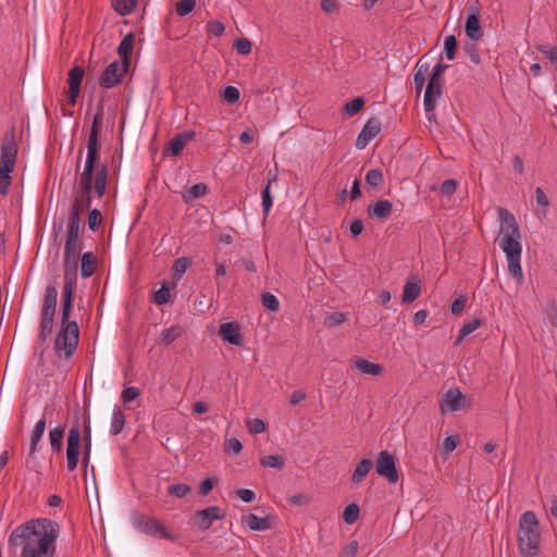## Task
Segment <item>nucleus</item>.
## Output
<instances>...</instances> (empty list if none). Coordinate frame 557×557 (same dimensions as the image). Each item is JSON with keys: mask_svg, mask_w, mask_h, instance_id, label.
Listing matches in <instances>:
<instances>
[{"mask_svg": "<svg viewBox=\"0 0 557 557\" xmlns=\"http://www.w3.org/2000/svg\"><path fill=\"white\" fill-rule=\"evenodd\" d=\"M60 525L49 518L30 519L15 527L8 539L11 549L21 557H54Z\"/></svg>", "mask_w": 557, "mask_h": 557, "instance_id": "1", "label": "nucleus"}, {"mask_svg": "<svg viewBox=\"0 0 557 557\" xmlns=\"http://www.w3.org/2000/svg\"><path fill=\"white\" fill-rule=\"evenodd\" d=\"M75 282H64L62 288V301L60 308L61 329L55 336L54 350L59 357L63 352L69 359L77 348L79 327L76 321H71V312L74 305Z\"/></svg>", "mask_w": 557, "mask_h": 557, "instance_id": "2", "label": "nucleus"}, {"mask_svg": "<svg viewBox=\"0 0 557 557\" xmlns=\"http://www.w3.org/2000/svg\"><path fill=\"white\" fill-rule=\"evenodd\" d=\"M99 141H87V156L84 170L79 176V187L83 195L86 196V207L91 205V191L95 189L96 195L100 198L106 194L109 169L107 164L98 166L96 173V164L99 161Z\"/></svg>", "mask_w": 557, "mask_h": 557, "instance_id": "3", "label": "nucleus"}, {"mask_svg": "<svg viewBox=\"0 0 557 557\" xmlns=\"http://www.w3.org/2000/svg\"><path fill=\"white\" fill-rule=\"evenodd\" d=\"M500 218V248L506 258L521 257L522 245L520 243V230L512 213L504 208H499Z\"/></svg>", "mask_w": 557, "mask_h": 557, "instance_id": "4", "label": "nucleus"}, {"mask_svg": "<svg viewBox=\"0 0 557 557\" xmlns=\"http://www.w3.org/2000/svg\"><path fill=\"white\" fill-rule=\"evenodd\" d=\"M518 542L523 557H534L537 555L540 529L539 520L533 511H525L520 517Z\"/></svg>", "mask_w": 557, "mask_h": 557, "instance_id": "5", "label": "nucleus"}, {"mask_svg": "<svg viewBox=\"0 0 557 557\" xmlns=\"http://www.w3.org/2000/svg\"><path fill=\"white\" fill-rule=\"evenodd\" d=\"M58 295L59 293L55 284H49L46 287L41 304L38 334V341L41 343H45L52 334Z\"/></svg>", "mask_w": 557, "mask_h": 557, "instance_id": "6", "label": "nucleus"}, {"mask_svg": "<svg viewBox=\"0 0 557 557\" xmlns=\"http://www.w3.org/2000/svg\"><path fill=\"white\" fill-rule=\"evenodd\" d=\"M18 147L15 141H3L0 148V194L5 195L11 186Z\"/></svg>", "mask_w": 557, "mask_h": 557, "instance_id": "7", "label": "nucleus"}, {"mask_svg": "<svg viewBox=\"0 0 557 557\" xmlns=\"http://www.w3.org/2000/svg\"><path fill=\"white\" fill-rule=\"evenodd\" d=\"M86 196L82 195V200L75 199L70 214V221L66 231L65 244L83 245L81 238V213L86 209Z\"/></svg>", "mask_w": 557, "mask_h": 557, "instance_id": "8", "label": "nucleus"}, {"mask_svg": "<svg viewBox=\"0 0 557 557\" xmlns=\"http://www.w3.org/2000/svg\"><path fill=\"white\" fill-rule=\"evenodd\" d=\"M448 67V65L443 63H437L433 70L429 83L426 85V89L424 92L423 104L426 111H431L435 107V102L437 98H440L441 91V78L444 71Z\"/></svg>", "mask_w": 557, "mask_h": 557, "instance_id": "9", "label": "nucleus"}, {"mask_svg": "<svg viewBox=\"0 0 557 557\" xmlns=\"http://www.w3.org/2000/svg\"><path fill=\"white\" fill-rule=\"evenodd\" d=\"M134 527L150 536L161 537L173 541L175 536L171 534L166 528L156 518L145 515H136L133 518Z\"/></svg>", "mask_w": 557, "mask_h": 557, "instance_id": "10", "label": "nucleus"}, {"mask_svg": "<svg viewBox=\"0 0 557 557\" xmlns=\"http://www.w3.org/2000/svg\"><path fill=\"white\" fill-rule=\"evenodd\" d=\"M83 245L65 244L63 257V280L64 282L77 283L78 259Z\"/></svg>", "mask_w": 557, "mask_h": 557, "instance_id": "11", "label": "nucleus"}, {"mask_svg": "<svg viewBox=\"0 0 557 557\" xmlns=\"http://www.w3.org/2000/svg\"><path fill=\"white\" fill-rule=\"evenodd\" d=\"M81 454V429L78 424L73 425L67 434L66 442V468L72 472L77 468Z\"/></svg>", "mask_w": 557, "mask_h": 557, "instance_id": "12", "label": "nucleus"}, {"mask_svg": "<svg viewBox=\"0 0 557 557\" xmlns=\"http://www.w3.org/2000/svg\"><path fill=\"white\" fill-rule=\"evenodd\" d=\"M376 472L379 475L386 478L391 484L398 481L399 478L395 465V458L389 451L383 450L379 453Z\"/></svg>", "mask_w": 557, "mask_h": 557, "instance_id": "13", "label": "nucleus"}, {"mask_svg": "<svg viewBox=\"0 0 557 557\" xmlns=\"http://www.w3.org/2000/svg\"><path fill=\"white\" fill-rule=\"evenodd\" d=\"M127 65L113 61L110 63L102 75L100 76L99 84L103 88H112L120 83L122 76L126 73Z\"/></svg>", "mask_w": 557, "mask_h": 557, "instance_id": "14", "label": "nucleus"}, {"mask_svg": "<svg viewBox=\"0 0 557 557\" xmlns=\"http://www.w3.org/2000/svg\"><path fill=\"white\" fill-rule=\"evenodd\" d=\"M224 517L225 511L218 506H210L196 513L197 524L201 530H208L214 520H220Z\"/></svg>", "mask_w": 557, "mask_h": 557, "instance_id": "15", "label": "nucleus"}, {"mask_svg": "<svg viewBox=\"0 0 557 557\" xmlns=\"http://www.w3.org/2000/svg\"><path fill=\"white\" fill-rule=\"evenodd\" d=\"M466 400V396L459 388H449L443 397L441 410L444 411V407H447L451 412L459 411L467 406Z\"/></svg>", "mask_w": 557, "mask_h": 557, "instance_id": "16", "label": "nucleus"}, {"mask_svg": "<svg viewBox=\"0 0 557 557\" xmlns=\"http://www.w3.org/2000/svg\"><path fill=\"white\" fill-rule=\"evenodd\" d=\"M219 334L224 342L234 346L243 345L240 326L237 322H225L220 325Z\"/></svg>", "mask_w": 557, "mask_h": 557, "instance_id": "17", "label": "nucleus"}, {"mask_svg": "<svg viewBox=\"0 0 557 557\" xmlns=\"http://www.w3.org/2000/svg\"><path fill=\"white\" fill-rule=\"evenodd\" d=\"M243 524L252 531H267L273 528L274 518L271 515L258 517L255 513H248L242 518Z\"/></svg>", "mask_w": 557, "mask_h": 557, "instance_id": "18", "label": "nucleus"}, {"mask_svg": "<svg viewBox=\"0 0 557 557\" xmlns=\"http://www.w3.org/2000/svg\"><path fill=\"white\" fill-rule=\"evenodd\" d=\"M83 76H84V71L82 67H78V66L73 67L69 73L67 98L72 104L75 103V101L79 95Z\"/></svg>", "mask_w": 557, "mask_h": 557, "instance_id": "19", "label": "nucleus"}, {"mask_svg": "<svg viewBox=\"0 0 557 557\" xmlns=\"http://www.w3.org/2000/svg\"><path fill=\"white\" fill-rule=\"evenodd\" d=\"M393 211V203L389 200H379L367 209L370 218L386 220Z\"/></svg>", "mask_w": 557, "mask_h": 557, "instance_id": "20", "label": "nucleus"}, {"mask_svg": "<svg viewBox=\"0 0 557 557\" xmlns=\"http://www.w3.org/2000/svg\"><path fill=\"white\" fill-rule=\"evenodd\" d=\"M471 14H469L466 22V34L472 40H478L482 37L481 25L479 21V11L478 9L471 8Z\"/></svg>", "mask_w": 557, "mask_h": 557, "instance_id": "21", "label": "nucleus"}, {"mask_svg": "<svg viewBox=\"0 0 557 557\" xmlns=\"http://www.w3.org/2000/svg\"><path fill=\"white\" fill-rule=\"evenodd\" d=\"M421 294V285L418 276L413 275L408 278L404 286L403 302L410 304Z\"/></svg>", "mask_w": 557, "mask_h": 557, "instance_id": "22", "label": "nucleus"}, {"mask_svg": "<svg viewBox=\"0 0 557 557\" xmlns=\"http://www.w3.org/2000/svg\"><path fill=\"white\" fill-rule=\"evenodd\" d=\"M354 368L362 373L369 375H380L383 372V368L379 363L371 362L363 358H357L354 362Z\"/></svg>", "mask_w": 557, "mask_h": 557, "instance_id": "23", "label": "nucleus"}, {"mask_svg": "<svg viewBox=\"0 0 557 557\" xmlns=\"http://www.w3.org/2000/svg\"><path fill=\"white\" fill-rule=\"evenodd\" d=\"M381 131L382 125L380 120L372 117L367 122L357 139H374L376 136L381 135Z\"/></svg>", "mask_w": 557, "mask_h": 557, "instance_id": "24", "label": "nucleus"}, {"mask_svg": "<svg viewBox=\"0 0 557 557\" xmlns=\"http://www.w3.org/2000/svg\"><path fill=\"white\" fill-rule=\"evenodd\" d=\"M428 73H429V64L423 63L421 60H419L414 67V76H413L414 90L418 95L423 89Z\"/></svg>", "mask_w": 557, "mask_h": 557, "instance_id": "25", "label": "nucleus"}, {"mask_svg": "<svg viewBox=\"0 0 557 557\" xmlns=\"http://www.w3.org/2000/svg\"><path fill=\"white\" fill-rule=\"evenodd\" d=\"M46 418L42 417L41 419H39L36 424H35V428L32 432V436H30V445H29V456L34 455L37 450V445L38 443L41 441L42 438V435L46 431Z\"/></svg>", "mask_w": 557, "mask_h": 557, "instance_id": "26", "label": "nucleus"}, {"mask_svg": "<svg viewBox=\"0 0 557 557\" xmlns=\"http://www.w3.org/2000/svg\"><path fill=\"white\" fill-rule=\"evenodd\" d=\"M96 265H97V260L95 258V256L92 255V252H85L82 255V258H81V276L83 278H88L90 277L95 270H96Z\"/></svg>", "mask_w": 557, "mask_h": 557, "instance_id": "27", "label": "nucleus"}, {"mask_svg": "<svg viewBox=\"0 0 557 557\" xmlns=\"http://www.w3.org/2000/svg\"><path fill=\"white\" fill-rule=\"evenodd\" d=\"M134 40H135V37L132 33H128L126 36H124V38L122 39L119 48H117V53L122 58V62L123 64L127 65L129 64V53L132 52L133 50V46H134Z\"/></svg>", "mask_w": 557, "mask_h": 557, "instance_id": "28", "label": "nucleus"}, {"mask_svg": "<svg viewBox=\"0 0 557 557\" xmlns=\"http://www.w3.org/2000/svg\"><path fill=\"white\" fill-rule=\"evenodd\" d=\"M125 425V416L122 409L117 406L114 407L110 424V433L115 436L120 434Z\"/></svg>", "mask_w": 557, "mask_h": 557, "instance_id": "29", "label": "nucleus"}, {"mask_svg": "<svg viewBox=\"0 0 557 557\" xmlns=\"http://www.w3.org/2000/svg\"><path fill=\"white\" fill-rule=\"evenodd\" d=\"M373 468V462L370 459H362L357 466L351 475L354 483H360Z\"/></svg>", "mask_w": 557, "mask_h": 557, "instance_id": "30", "label": "nucleus"}, {"mask_svg": "<svg viewBox=\"0 0 557 557\" xmlns=\"http://www.w3.org/2000/svg\"><path fill=\"white\" fill-rule=\"evenodd\" d=\"M208 191L209 188L205 183H198L183 193L182 198L186 203H188L196 198L205 196Z\"/></svg>", "mask_w": 557, "mask_h": 557, "instance_id": "31", "label": "nucleus"}, {"mask_svg": "<svg viewBox=\"0 0 557 557\" xmlns=\"http://www.w3.org/2000/svg\"><path fill=\"white\" fill-rule=\"evenodd\" d=\"M64 437V426H57L51 429L49 432V442L53 451H60L62 449V443Z\"/></svg>", "mask_w": 557, "mask_h": 557, "instance_id": "32", "label": "nucleus"}, {"mask_svg": "<svg viewBox=\"0 0 557 557\" xmlns=\"http://www.w3.org/2000/svg\"><path fill=\"white\" fill-rule=\"evenodd\" d=\"M183 334V329L181 325H172L169 329H165L161 332L160 339L161 343L165 345L172 344L175 339H177Z\"/></svg>", "mask_w": 557, "mask_h": 557, "instance_id": "33", "label": "nucleus"}, {"mask_svg": "<svg viewBox=\"0 0 557 557\" xmlns=\"http://www.w3.org/2000/svg\"><path fill=\"white\" fill-rule=\"evenodd\" d=\"M508 271L518 281L519 284L523 283V272L521 268V257L507 258Z\"/></svg>", "mask_w": 557, "mask_h": 557, "instance_id": "34", "label": "nucleus"}, {"mask_svg": "<svg viewBox=\"0 0 557 557\" xmlns=\"http://www.w3.org/2000/svg\"><path fill=\"white\" fill-rule=\"evenodd\" d=\"M363 106H364L363 98L357 97V98L350 100L349 102H347L344 106L343 111L347 116H352V115L357 114L363 108Z\"/></svg>", "mask_w": 557, "mask_h": 557, "instance_id": "35", "label": "nucleus"}, {"mask_svg": "<svg viewBox=\"0 0 557 557\" xmlns=\"http://www.w3.org/2000/svg\"><path fill=\"white\" fill-rule=\"evenodd\" d=\"M261 465L268 468L282 469L285 465V459L281 455H268L261 459Z\"/></svg>", "mask_w": 557, "mask_h": 557, "instance_id": "36", "label": "nucleus"}, {"mask_svg": "<svg viewBox=\"0 0 557 557\" xmlns=\"http://www.w3.org/2000/svg\"><path fill=\"white\" fill-rule=\"evenodd\" d=\"M113 9L121 15H127L135 7L134 0H111Z\"/></svg>", "mask_w": 557, "mask_h": 557, "instance_id": "37", "label": "nucleus"}, {"mask_svg": "<svg viewBox=\"0 0 557 557\" xmlns=\"http://www.w3.org/2000/svg\"><path fill=\"white\" fill-rule=\"evenodd\" d=\"M261 304L265 309L272 312H276L280 309V300L271 293H264L261 295Z\"/></svg>", "mask_w": 557, "mask_h": 557, "instance_id": "38", "label": "nucleus"}, {"mask_svg": "<svg viewBox=\"0 0 557 557\" xmlns=\"http://www.w3.org/2000/svg\"><path fill=\"white\" fill-rule=\"evenodd\" d=\"M359 512H360V509L357 504H349L344 509L343 519L346 523L352 524L358 520Z\"/></svg>", "mask_w": 557, "mask_h": 557, "instance_id": "39", "label": "nucleus"}, {"mask_svg": "<svg viewBox=\"0 0 557 557\" xmlns=\"http://www.w3.org/2000/svg\"><path fill=\"white\" fill-rule=\"evenodd\" d=\"M535 200L537 207L542 209V214L546 216L548 212L549 200L541 187L535 188Z\"/></svg>", "mask_w": 557, "mask_h": 557, "instance_id": "40", "label": "nucleus"}, {"mask_svg": "<svg viewBox=\"0 0 557 557\" xmlns=\"http://www.w3.org/2000/svg\"><path fill=\"white\" fill-rule=\"evenodd\" d=\"M190 492V486L185 483H177L168 487V494L177 498L185 497Z\"/></svg>", "mask_w": 557, "mask_h": 557, "instance_id": "41", "label": "nucleus"}, {"mask_svg": "<svg viewBox=\"0 0 557 557\" xmlns=\"http://www.w3.org/2000/svg\"><path fill=\"white\" fill-rule=\"evenodd\" d=\"M185 144H186V141H170V145L163 149L162 156L163 157L178 156L185 148Z\"/></svg>", "mask_w": 557, "mask_h": 557, "instance_id": "42", "label": "nucleus"}, {"mask_svg": "<svg viewBox=\"0 0 557 557\" xmlns=\"http://www.w3.org/2000/svg\"><path fill=\"white\" fill-rule=\"evenodd\" d=\"M383 182V173L379 169H371L366 174V183L369 186L377 187Z\"/></svg>", "mask_w": 557, "mask_h": 557, "instance_id": "43", "label": "nucleus"}, {"mask_svg": "<svg viewBox=\"0 0 557 557\" xmlns=\"http://www.w3.org/2000/svg\"><path fill=\"white\" fill-rule=\"evenodd\" d=\"M171 299L170 288L164 284L153 294V301L159 305H165Z\"/></svg>", "mask_w": 557, "mask_h": 557, "instance_id": "44", "label": "nucleus"}, {"mask_svg": "<svg viewBox=\"0 0 557 557\" xmlns=\"http://www.w3.org/2000/svg\"><path fill=\"white\" fill-rule=\"evenodd\" d=\"M189 265H190V261L188 258H186V257L177 258L173 264L174 275L177 276L178 278L182 277L185 274V272Z\"/></svg>", "mask_w": 557, "mask_h": 557, "instance_id": "45", "label": "nucleus"}, {"mask_svg": "<svg viewBox=\"0 0 557 557\" xmlns=\"http://www.w3.org/2000/svg\"><path fill=\"white\" fill-rule=\"evenodd\" d=\"M240 92L238 88L234 86H227L222 94V99L228 104H233L238 101Z\"/></svg>", "mask_w": 557, "mask_h": 557, "instance_id": "46", "label": "nucleus"}, {"mask_svg": "<svg viewBox=\"0 0 557 557\" xmlns=\"http://www.w3.org/2000/svg\"><path fill=\"white\" fill-rule=\"evenodd\" d=\"M270 185H271V182L269 181L262 191V195H261L264 216H267L269 214V212L272 208V205H273V199L270 194Z\"/></svg>", "mask_w": 557, "mask_h": 557, "instance_id": "47", "label": "nucleus"}, {"mask_svg": "<svg viewBox=\"0 0 557 557\" xmlns=\"http://www.w3.org/2000/svg\"><path fill=\"white\" fill-rule=\"evenodd\" d=\"M196 2L195 0H180L176 3V13L180 16H185L189 14L195 9Z\"/></svg>", "mask_w": 557, "mask_h": 557, "instance_id": "48", "label": "nucleus"}, {"mask_svg": "<svg viewBox=\"0 0 557 557\" xmlns=\"http://www.w3.org/2000/svg\"><path fill=\"white\" fill-rule=\"evenodd\" d=\"M102 114H103L102 107H100L94 117L92 127H91V132H90V136H89L90 140L97 139L98 136L100 135L99 127L102 124Z\"/></svg>", "mask_w": 557, "mask_h": 557, "instance_id": "49", "label": "nucleus"}, {"mask_svg": "<svg viewBox=\"0 0 557 557\" xmlns=\"http://www.w3.org/2000/svg\"><path fill=\"white\" fill-rule=\"evenodd\" d=\"M444 48H445L446 57L449 60L455 59V53H456V49H457V40H456L455 36L450 35V36L445 37Z\"/></svg>", "mask_w": 557, "mask_h": 557, "instance_id": "50", "label": "nucleus"}, {"mask_svg": "<svg viewBox=\"0 0 557 557\" xmlns=\"http://www.w3.org/2000/svg\"><path fill=\"white\" fill-rule=\"evenodd\" d=\"M102 222V214L98 209H92L88 214V227L96 231Z\"/></svg>", "mask_w": 557, "mask_h": 557, "instance_id": "51", "label": "nucleus"}, {"mask_svg": "<svg viewBox=\"0 0 557 557\" xmlns=\"http://www.w3.org/2000/svg\"><path fill=\"white\" fill-rule=\"evenodd\" d=\"M457 186H458V183L456 180H446L442 183L441 187H440V193L441 195L443 196H451L456 189H457Z\"/></svg>", "mask_w": 557, "mask_h": 557, "instance_id": "52", "label": "nucleus"}, {"mask_svg": "<svg viewBox=\"0 0 557 557\" xmlns=\"http://www.w3.org/2000/svg\"><path fill=\"white\" fill-rule=\"evenodd\" d=\"M358 547H359L358 541H356V540L350 541L347 545H345L341 549L338 557H356Z\"/></svg>", "mask_w": 557, "mask_h": 557, "instance_id": "53", "label": "nucleus"}, {"mask_svg": "<svg viewBox=\"0 0 557 557\" xmlns=\"http://www.w3.org/2000/svg\"><path fill=\"white\" fill-rule=\"evenodd\" d=\"M139 396V389L137 387H125L122 391L121 398L124 404H129Z\"/></svg>", "mask_w": 557, "mask_h": 557, "instance_id": "54", "label": "nucleus"}, {"mask_svg": "<svg viewBox=\"0 0 557 557\" xmlns=\"http://www.w3.org/2000/svg\"><path fill=\"white\" fill-rule=\"evenodd\" d=\"M247 426L249 432L252 434H260L265 430V423L259 418L249 420L247 422Z\"/></svg>", "mask_w": 557, "mask_h": 557, "instance_id": "55", "label": "nucleus"}, {"mask_svg": "<svg viewBox=\"0 0 557 557\" xmlns=\"http://www.w3.org/2000/svg\"><path fill=\"white\" fill-rule=\"evenodd\" d=\"M207 30L210 35L219 37V36L223 35V33L225 30V26L220 21H212L207 25Z\"/></svg>", "mask_w": 557, "mask_h": 557, "instance_id": "56", "label": "nucleus"}, {"mask_svg": "<svg viewBox=\"0 0 557 557\" xmlns=\"http://www.w3.org/2000/svg\"><path fill=\"white\" fill-rule=\"evenodd\" d=\"M481 324H482V321L476 318H474L470 321H467L466 323H463V325L460 329L462 331V335L471 334L472 332L478 330L481 326Z\"/></svg>", "mask_w": 557, "mask_h": 557, "instance_id": "57", "label": "nucleus"}, {"mask_svg": "<svg viewBox=\"0 0 557 557\" xmlns=\"http://www.w3.org/2000/svg\"><path fill=\"white\" fill-rule=\"evenodd\" d=\"M234 47L240 54H248L251 52V42L247 38L237 39Z\"/></svg>", "mask_w": 557, "mask_h": 557, "instance_id": "58", "label": "nucleus"}, {"mask_svg": "<svg viewBox=\"0 0 557 557\" xmlns=\"http://www.w3.org/2000/svg\"><path fill=\"white\" fill-rule=\"evenodd\" d=\"M467 304V298L462 295L458 296L450 306V311L454 314H459L462 312Z\"/></svg>", "mask_w": 557, "mask_h": 557, "instance_id": "59", "label": "nucleus"}, {"mask_svg": "<svg viewBox=\"0 0 557 557\" xmlns=\"http://www.w3.org/2000/svg\"><path fill=\"white\" fill-rule=\"evenodd\" d=\"M346 317L342 312H333L327 317L326 324L330 326H337L345 322Z\"/></svg>", "mask_w": 557, "mask_h": 557, "instance_id": "60", "label": "nucleus"}, {"mask_svg": "<svg viewBox=\"0 0 557 557\" xmlns=\"http://www.w3.org/2000/svg\"><path fill=\"white\" fill-rule=\"evenodd\" d=\"M458 443H459L458 436H455V435L447 436L443 443L444 451L451 453L456 448Z\"/></svg>", "mask_w": 557, "mask_h": 557, "instance_id": "61", "label": "nucleus"}, {"mask_svg": "<svg viewBox=\"0 0 557 557\" xmlns=\"http://www.w3.org/2000/svg\"><path fill=\"white\" fill-rule=\"evenodd\" d=\"M237 495L238 497L244 502V503H251L255 497H256V494L252 490H249V488H240L237 491Z\"/></svg>", "mask_w": 557, "mask_h": 557, "instance_id": "62", "label": "nucleus"}, {"mask_svg": "<svg viewBox=\"0 0 557 557\" xmlns=\"http://www.w3.org/2000/svg\"><path fill=\"white\" fill-rule=\"evenodd\" d=\"M542 52L547 57L550 63L557 69V48L544 47Z\"/></svg>", "mask_w": 557, "mask_h": 557, "instance_id": "63", "label": "nucleus"}, {"mask_svg": "<svg viewBox=\"0 0 557 557\" xmlns=\"http://www.w3.org/2000/svg\"><path fill=\"white\" fill-rule=\"evenodd\" d=\"M350 234L352 236H358L363 231V222L360 219H356L350 223L349 226Z\"/></svg>", "mask_w": 557, "mask_h": 557, "instance_id": "64", "label": "nucleus"}]
</instances>
